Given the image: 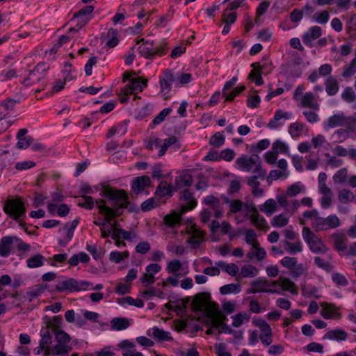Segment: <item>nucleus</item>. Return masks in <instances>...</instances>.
Here are the masks:
<instances>
[{
  "instance_id": "f257e3e1",
  "label": "nucleus",
  "mask_w": 356,
  "mask_h": 356,
  "mask_svg": "<svg viewBox=\"0 0 356 356\" xmlns=\"http://www.w3.org/2000/svg\"><path fill=\"white\" fill-rule=\"evenodd\" d=\"M106 199L95 200L96 207L99 213L104 216L103 222H100V229L106 227V222L122 214V209L127 208L129 204L127 193L122 189H115L111 186H106L100 193Z\"/></svg>"
},
{
  "instance_id": "f03ea898",
  "label": "nucleus",
  "mask_w": 356,
  "mask_h": 356,
  "mask_svg": "<svg viewBox=\"0 0 356 356\" xmlns=\"http://www.w3.org/2000/svg\"><path fill=\"white\" fill-rule=\"evenodd\" d=\"M191 306L195 312L204 310L206 316L210 319V325L216 329H220L227 320L226 316L218 309V304L211 301L210 293L207 292L196 294Z\"/></svg>"
},
{
  "instance_id": "7ed1b4c3",
  "label": "nucleus",
  "mask_w": 356,
  "mask_h": 356,
  "mask_svg": "<svg viewBox=\"0 0 356 356\" xmlns=\"http://www.w3.org/2000/svg\"><path fill=\"white\" fill-rule=\"evenodd\" d=\"M235 164L242 171L252 172L254 174L260 173V176L266 175V170L262 168L259 156L257 154L242 155L236 159Z\"/></svg>"
},
{
  "instance_id": "20e7f679",
  "label": "nucleus",
  "mask_w": 356,
  "mask_h": 356,
  "mask_svg": "<svg viewBox=\"0 0 356 356\" xmlns=\"http://www.w3.org/2000/svg\"><path fill=\"white\" fill-rule=\"evenodd\" d=\"M175 145L176 149H179L181 145L177 136H170L163 140L156 136H151L146 143L145 147L149 151H153L154 149H158V156H163L167 149Z\"/></svg>"
},
{
  "instance_id": "39448f33",
  "label": "nucleus",
  "mask_w": 356,
  "mask_h": 356,
  "mask_svg": "<svg viewBox=\"0 0 356 356\" xmlns=\"http://www.w3.org/2000/svg\"><path fill=\"white\" fill-rule=\"evenodd\" d=\"M3 210L14 220H19L26 216V209L21 197L8 198L4 202Z\"/></svg>"
},
{
  "instance_id": "423d86ee",
  "label": "nucleus",
  "mask_w": 356,
  "mask_h": 356,
  "mask_svg": "<svg viewBox=\"0 0 356 356\" xmlns=\"http://www.w3.org/2000/svg\"><path fill=\"white\" fill-rule=\"evenodd\" d=\"M302 237L312 252L315 254H325L329 250L323 241L315 235L309 227H305L302 229Z\"/></svg>"
},
{
  "instance_id": "0eeeda50",
  "label": "nucleus",
  "mask_w": 356,
  "mask_h": 356,
  "mask_svg": "<svg viewBox=\"0 0 356 356\" xmlns=\"http://www.w3.org/2000/svg\"><path fill=\"white\" fill-rule=\"evenodd\" d=\"M91 286L92 284L88 281L79 282L74 278L67 277L58 282L56 286V290L60 293L64 291L72 293L87 290Z\"/></svg>"
},
{
  "instance_id": "6e6552de",
  "label": "nucleus",
  "mask_w": 356,
  "mask_h": 356,
  "mask_svg": "<svg viewBox=\"0 0 356 356\" xmlns=\"http://www.w3.org/2000/svg\"><path fill=\"white\" fill-rule=\"evenodd\" d=\"M49 68V65L44 62L38 63L24 79L22 83L26 86H31L42 81Z\"/></svg>"
},
{
  "instance_id": "1a4fd4ad",
  "label": "nucleus",
  "mask_w": 356,
  "mask_h": 356,
  "mask_svg": "<svg viewBox=\"0 0 356 356\" xmlns=\"http://www.w3.org/2000/svg\"><path fill=\"white\" fill-rule=\"evenodd\" d=\"M245 216L250 218L252 223L259 230L266 232L269 226L266 219L261 216L254 206L245 205Z\"/></svg>"
},
{
  "instance_id": "9d476101",
  "label": "nucleus",
  "mask_w": 356,
  "mask_h": 356,
  "mask_svg": "<svg viewBox=\"0 0 356 356\" xmlns=\"http://www.w3.org/2000/svg\"><path fill=\"white\" fill-rule=\"evenodd\" d=\"M160 92L164 96L165 99L170 97V92L172 89V84L175 81V78L172 70L165 69L159 76Z\"/></svg>"
},
{
  "instance_id": "9b49d317",
  "label": "nucleus",
  "mask_w": 356,
  "mask_h": 356,
  "mask_svg": "<svg viewBox=\"0 0 356 356\" xmlns=\"http://www.w3.org/2000/svg\"><path fill=\"white\" fill-rule=\"evenodd\" d=\"M138 51L141 56L147 59H154L156 56H163L167 54V43L162 42L154 48L141 44L138 47Z\"/></svg>"
},
{
  "instance_id": "f8f14e48",
  "label": "nucleus",
  "mask_w": 356,
  "mask_h": 356,
  "mask_svg": "<svg viewBox=\"0 0 356 356\" xmlns=\"http://www.w3.org/2000/svg\"><path fill=\"white\" fill-rule=\"evenodd\" d=\"M341 221L336 214H332L326 218H323L319 216L317 218V222H316V230H327L331 229H335L339 227Z\"/></svg>"
},
{
  "instance_id": "ddd939ff",
  "label": "nucleus",
  "mask_w": 356,
  "mask_h": 356,
  "mask_svg": "<svg viewBox=\"0 0 356 356\" xmlns=\"http://www.w3.org/2000/svg\"><path fill=\"white\" fill-rule=\"evenodd\" d=\"M61 319L60 316H54L53 321H49V327L51 328V332L55 334L58 343L67 345L70 341V337L64 331L58 330V325L61 323Z\"/></svg>"
},
{
  "instance_id": "4468645a",
  "label": "nucleus",
  "mask_w": 356,
  "mask_h": 356,
  "mask_svg": "<svg viewBox=\"0 0 356 356\" xmlns=\"http://www.w3.org/2000/svg\"><path fill=\"white\" fill-rule=\"evenodd\" d=\"M271 282L266 280H256L251 283V287L248 293H257L260 292H266L270 293H280L277 289H273Z\"/></svg>"
},
{
  "instance_id": "2eb2a0df",
  "label": "nucleus",
  "mask_w": 356,
  "mask_h": 356,
  "mask_svg": "<svg viewBox=\"0 0 356 356\" xmlns=\"http://www.w3.org/2000/svg\"><path fill=\"white\" fill-rule=\"evenodd\" d=\"M273 289H277L281 293L282 291H289L292 294H297L298 290L293 282L286 277H280L278 280L271 282Z\"/></svg>"
},
{
  "instance_id": "dca6fc26",
  "label": "nucleus",
  "mask_w": 356,
  "mask_h": 356,
  "mask_svg": "<svg viewBox=\"0 0 356 356\" xmlns=\"http://www.w3.org/2000/svg\"><path fill=\"white\" fill-rule=\"evenodd\" d=\"M179 199L184 202L181 206V213H186L194 209L197 204V202L194 197L193 193L188 189H185L180 193Z\"/></svg>"
},
{
  "instance_id": "f3484780",
  "label": "nucleus",
  "mask_w": 356,
  "mask_h": 356,
  "mask_svg": "<svg viewBox=\"0 0 356 356\" xmlns=\"http://www.w3.org/2000/svg\"><path fill=\"white\" fill-rule=\"evenodd\" d=\"M147 86V80L138 76L130 80L129 83L124 88V92L126 95L140 92Z\"/></svg>"
},
{
  "instance_id": "a211bd4d",
  "label": "nucleus",
  "mask_w": 356,
  "mask_h": 356,
  "mask_svg": "<svg viewBox=\"0 0 356 356\" xmlns=\"http://www.w3.org/2000/svg\"><path fill=\"white\" fill-rule=\"evenodd\" d=\"M292 114L289 112L278 109L275 111L273 118L268 122L267 127L270 129H275L284 124L285 121L291 119Z\"/></svg>"
},
{
  "instance_id": "6ab92c4d",
  "label": "nucleus",
  "mask_w": 356,
  "mask_h": 356,
  "mask_svg": "<svg viewBox=\"0 0 356 356\" xmlns=\"http://www.w3.org/2000/svg\"><path fill=\"white\" fill-rule=\"evenodd\" d=\"M202 203L213 211L215 218H219L222 216L223 208L218 197L213 195H207L204 198Z\"/></svg>"
},
{
  "instance_id": "aec40b11",
  "label": "nucleus",
  "mask_w": 356,
  "mask_h": 356,
  "mask_svg": "<svg viewBox=\"0 0 356 356\" xmlns=\"http://www.w3.org/2000/svg\"><path fill=\"white\" fill-rule=\"evenodd\" d=\"M187 233L191 235L188 238L187 242L193 248H197L204 241L205 233L203 231L197 229L195 225H191Z\"/></svg>"
},
{
  "instance_id": "412c9836",
  "label": "nucleus",
  "mask_w": 356,
  "mask_h": 356,
  "mask_svg": "<svg viewBox=\"0 0 356 356\" xmlns=\"http://www.w3.org/2000/svg\"><path fill=\"white\" fill-rule=\"evenodd\" d=\"M298 106L314 111H319L320 109L318 98L311 92H306L300 97Z\"/></svg>"
},
{
  "instance_id": "4be33fe9",
  "label": "nucleus",
  "mask_w": 356,
  "mask_h": 356,
  "mask_svg": "<svg viewBox=\"0 0 356 356\" xmlns=\"http://www.w3.org/2000/svg\"><path fill=\"white\" fill-rule=\"evenodd\" d=\"M322 35V29L318 26H314L302 35L303 43L309 47H314L313 42Z\"/></svg>"
},
{
  "instance_id": "5701e85b",
  "label": "nucleus",
  "mask_w": 356,
  "mask_h": 356,
  "mask_svg": "<svg viewBox=\"0 0 356 356\" xmlns=\"http://www.w3.org/2000/svg\"><path fill=\"white\" fill-rule=\"evenodd\" d=\"M321 316L325 319H340L341 314L338 307L333 303L323 302L322 304Z\"/></svg>"
},
{
  "instance_id": "b1692460",
  "label": "nucleus",
  "mask_w": 356,
  "mask_h": 356,
  "mask_svg": "<svg viewBox=\"0 0 356 356\" xmlns=\"http://www.w3.org/2000/svg\"><path fill=\"white\" fill-rule=\"evenodd\" d=\"M15 241H18V238L12 236H6L0 240V256L3 257H8L13 251Z\"/></svg>"
},
{
  "instance_id": "393cba45",
  "label": "nucleus",
  "mask_w": 356,
  "mask_h": 356,
  "mask_svg": "<svg viewBox=\"0 0 356 356\" xmlns=\"http://www.w3.org/2000/svg\"><path fill=\"white\" fill-rule=\"evenodd\" d=\"M150 184L149 177L147 175L137 177L132 181L131 191L136 194L141 193L147 187L149 186Z\"/></svg>"
},
{
  "instance_id": "a878e982",
  "label": "nucleus",
  "mask_w": 356,
  "mask_h": 356,
  "mask_svg": "<svg viewBox=\"0 0 356 356\" xmlns=\"http://www.w3.org/2000/svg\"><path fill=\"white\" fill-rule=\"evenodd\" d=\"M255 174V175H253L247 179V184L252 188V194L254 197H259L263 195L264 191L259 187L261 184L258 181V179H264L266 176H260V173Z\"/></svg>"
},
{
  "instance_id": "bb28decb",
  "label": "nucleus",
  "mask_w": 356,
  "mask_h": 356,
  "mask_svg": "<svg viewBox=\"0 0 356 356\" xmlns=\"http://www.w3.org/2000/svg\"><path fill=\"white\" fill-rule=\"evenodd\" d=\"M151 330L152 334H150V330H149L147 334L158 341H172L173 340V338L170 332L165 331L156 326L153 327Z\"/></svg>"
},
{
  "instance_id": "cd10ccee",
  "label": "nucleus",
  "mask_w": 356,
  "mask_h": 356,
  "mask_svg": "<svg viewBox=\"0 0 356 356\" xmlns=\"http://www.w3.org/2000/svg\"><path fill=\"white\" fill-rule=\"evenodd\" d=\"M345 115L343 113H339L329 117L324 122L325 129H332L337 127H343Z\"/></svg>"
},
{
  "instance_id": "c85d7f7f",
  "label": "nucleus",
  "mask_w": 356,
  "mask_h": 356,
  "mask_svg": "<svg viewBox=\"0 0 356 356\" xmlns=\"http://www.w3.org/2000/svg\"><path fill=\"white\" fill-rule=\"evenodd\" d=\"M94 10L92 6H86L74 14V18L77 19L81 26H85L89 21L88 15Z\"/></svg>"
},
{
  "instance_id": "c756f323",
  "label": "nucleus",
  "mask_w": 356,
  "mask_h": 356,
  "mask_svg": "<svg viewBox=\"0 0 356 356\" xmlns=\"http://www.w3.org/2000/svg\"><path fill=\"white\" fill-rule=\"evenodd\" d=\"M347 337L348 334L346 331L341 328H337L326 332L323 336V339L340 341H345Z\"/></svg>"
},
{
  "instance_id": "7c9ffc66",
  "label": "nucleus",
  "mask_w": 356,
  "mask_h": 356,
  "mask_svg": "<svg viewBox=\"0 0 356 356\" xmlns=\"http://www.w3.org/2000/svg\"><path fill=\"white\" fill-rule=\"evenodd\" d=\"M183 213L172 211L163 218V222L165 225L175 227L180 225L181 220V215Z\"/></svg>"
},
{
  "instance_id": "2f4dec72",
  "label": "nucleus",
  "mask_w": 356,
  "mask_h": 356,
  "mask_svg": "<svg viewBox=\"0 0 356 356\" xmlns=\"http://www.w3.org/2000/svg\"><path fill=\"white\" fill-rule=\"evenodd\" d=\"M131 325L129 319L125 317H116L111 321V327L113 330H124Z\"/></svg>"
},
{
  "instance_id": "473e14b6",
  "label": "nucleus",
  "mask_w": 356,
  "mask_h": 356,
  "mask_svg": "<svg viewBox=\"0 0 356 356\" xmlns=\"http://www.w3.org/2000/svg\"><path fill=\"white\" fill-rule=\"evenodd\" d=\"M325 90L329 96L335 95L339 90V85L335 77L330 76L325 81Z\"/></svg>"
},
{
  "instance_id": "72a5a7b5",
  "label": "nucleus",
  "mask_w": 356,
  "mask_h": 356,
  "mask_svg": "<svg viewBox=\"0 0 356 356\" xmlns=\"http://www.w3.org/2000/svg\"><path fill=\"white\" fill-rule=\"evenodd\" d=\"M334 246L337 251H344L347 248V238L343 233H335L332 235Z\"/></svg>"
},
{
  "instance_id": "f704fd0d",
  "label": "nucleus",
  "mask_w": 356,
  "mask_h": 356,
  "mask_svg": "<svg viewBox=\"0 0 356 356\" xmlns=\"http://www.w3.org/2000/svg\"><path fill=\"white\" fill-rule=\"evenodd\" d=\"M173 195V191L170 184L165 181H161L156 187L155 191V195L156 197H163L165 195L172 197Z\"/></svg>"
},
{
  "instance_id": "c9c22d12",
  "label": "nucleus",
  "mask_w": 356,
  "mask_h": 356,
  "mask_svg": "<svg viewBox=\"0 0 356 356\" xmlns=\"http://www.w3.org/2000/svg\"><path fill=\"white\" fill-rule=\"evenodd\" d=\"M318 191L322 194L321 198V205L323 209L329 208L332 202V193L330 188L319 189Z\"/></svg>"
},
{
  "instance_id": "e433bc0d",
  "label": "nucleus",
  "mask_w": 356,
  "mask_h": 356,
  "mask_svg": "<svg viewBox=\"0 0 356 356\" xmlns=\"http://www.w3.org/2000/svg\"><path fill=\"white\" fill-rule=\"evenodd\" d=\"M266 257V252L265 250L260 247V245L252 247V250L248 252L247 257L249 259H252L254 257H256L257 261H262Z\"/></svg>"
},
{
  "instance_id": "4c0bfd02",
  "label": "nucleus",
  "mask_w": 356,
  "mask_h": 356,
  "mask_svg": "<svg viewBox=\"0 0 356 356\" xmlns=\"http://www.w3.org/2000/svg\"><path fill=\"white\" fill-rule=\"evenodd\" d=\"M106 44L109 48H113L119 43L118 31L117 29L111 28L108 30Z\"/></svg>"
},
{
  "instance_id": "58836bf2",
  "label": "nucleus",
  "mask_w": 356,
  "mask_h": 356,
  "mask_svg": "<svg viewBox=\"0 0 356 356\" xmlns=\"http://www.w3.org/2000/svg\"><path fill=\"white\" fill-rule=\"evenodd\" d=\"M304 128L305 124L302 122L291 123L289 127V133L292 138H298L302 135Z\"/></svg>"
},
{
  "instance_id": "ea45409f",
  "label": "nucleus",
  "mask_w": 356,
  "mask_h": 356,
  "mask_svg": "<svg viewBox=\"0 0 356 356\" xmlns=\"http://www.w3.org/2000/svg\"><path fill=\"white\" fill-rule=\"evenodd\" d=\"M277 210V206L273 199L267 200L260 207V211L266 213L268 216H270Z\"/></svg>"
},
{
  "instance_id": "a19ab883",
  "label": "nucleus",
  "mask_w": 356,
  "mask_h": 356,
  "mask_svg": "<svg viewBox=\"0 0 356 356\" xmlns=\"http://www.w3.org/2000/svg\"><path fill=\"white\" fill-rule=\"evenodd\" d=\"M216 265L223 271L226 272L227 274L232 276H235L239 270L237 265L233 263L226 264L225 261H220L216 263Z\"/></svg>"
},
{
  "instance_id": "79ce46f5",
  "label": "nucleus",
  "mask_w": 356,
  "mask_h": 356,
  "mask_svg": "<svg viewBox=\"0 0 356 356\" xmlns=\"http://www.w3.org/2000/svg\"><path fill=\"white\" fill-rule=\"evenodd\" d=\"M251 66L253 68L257 67L259 69V70L265 74L270 73L273 70L272 63L269 62L267 58H263L259 62L253 63Z\"/></svg>"
},
{
  "instance_id": "37998d69",
  "label": "nucleus",
  "mask_w": 356,
  "mask_h": 356,
  "mask_svg": "<svg viewBox=\"0 0 356 356\" xmlns=\"http://www.w3.org/2000/svg\"><path fill=\"white\" fill-rule=\"evenodd\" d=\"M176 188L179 189L181 187H189L193 184V177L188 174H184L176 177Z\"/></svg>"
},
{
  "instance_id": "c03bdc74",
  "label": "nucleus",
  "mask_w": 356,
  "mask_h": 356,
  "mask_svg": "<svg viewBox=\"0 0 356 356\" xmlns=\"http://www.w3.org/2000/svg\"><path fill=\"white\" fill-rule=\"evenodd\" d=\"M44 257L41 254H37L26 260V265L30 268L42 266L44 264Z\"/></svg>"
},
{
  "instance_id": "a18cd8bd",
  "label": "nucleus",
  "mask_w": 356,
  "mask_h": 356,
  "mask_svg": "<svg viewBox=\"0 0 356 356\" xmlns=\"http://www.w3.org/2000/svg\"><path fill=\"white\" fill-rule=\"evenodd\" d=\"M47 289V284H39L33 286L29 291L27 293L28 296L30 299L36 298L40 296L42 293Z\"/></svg>"
},
{
  "instance_id": "49530a36",
  "label": "nucleus",
  "mask_w": 356,
  "mask_h": 356,
  "mask_svg": "<svg viewBox=\"0 0 356 356\" xmlns=\"http://www.w3.org/2000/svg\"><path fill=\"white\" fill-rule=\"evenodd\" d=\"M241 291V286L238 284H228L220 288V293L227 295L230 293H238Z\"/></svg>"
},
{
  "instance_id": "de8ad7c7",
  "label": "nucleus",
  "mask_w": 356,
  "mask_h": 356,
  "mask_svg": "<svg viewBox=\"0 0 356 356\" xmlns=\"http://www.w3.org/2000/svg\"><path fill=\"white\" fill-rule=\"evenodd\" d=\"M129 257V251L126 250L124 252L113 251L109 254V259L112 262L119 264L122 260L127 259Z\"/></svg>"
},
{
  "instance_id": "09e8293b",
  "label": "nucleus",
  "mask_w": 356,
  "mask_h": 356,
  "mask_svg": "<svg viewBox=\"0 0 356 356\" xmlns=\"http://www.w3.org/2000/svg\"><path fill=\"white\" fill-rule=\"evenodd\" d=\"M314 262L316 266L327 273H330L333 270V266L329 262V261H327L322 257H315Z\"/></svg>"
},
{
  "instance_id": "8fccbe9b",
  "label": "nucleus",
  "mask_w": 356,
  "mask_h": 356,
  "mask_svg": "<svg viewBox=\"0 0 356 356\" xmlns=\"http://www.w3.org/2000/svg\"><path fill=\"white\" fill-rule=\"evenodd\" d=\"M284 249L290 254H295L300 252L302 250V245L300 241L295 243H291L289 241L284 242Z\"/></svg>"
},
{
  "instance_id": "3c124183",
  "label": "nucleus",
  "mask_w": 356,
  "mask_h": 356,
  "mask_svg": "<svg viewBox=\"0 0 356 356\" xmlns=\"http://www.w3.org/2000/svg\"><path fill=\"white\" fill-rule=\"evenodd\" d=\"M356 73V61L351 60L348 65H344L341 76L344 79H348L353 76Z\"/></svg>"
},
{
  "instance_id": "603ef678",
  "label": "nucleus",
  "mask_w": 356,
  "mask_h": 356,
  "mask_svg": "<svg viewBox=\"0 0 356 356\" xmlns=\"http://www.w3.org/2000/svg\"><path fill=\"white\" fill-rule=\"evenodd\" d=\"M289 222V217L284 214L275 216L271 220V225L274 227H283Z\"/></svg>"
},
{
  "instance_id": "864d4df0",
  "label": "nucleus",
  "mask_w": 356,
  "mask_h": 356,
  "mask_svg": "<svg viewBox=\"0 0 356 356\" xmlns=\"http://www.w3.org/2000/svg\"><path fill=\"white\" fill-rule=\"evenodd\" d=\"M272 149L277 154L279 153H284L289 155V146L285 143L280 139L276 140L272 145Z\"/></svg>"
},
{
  "instance_id": "5fc2aeb1",
  "label": "nucleus",
  "mask_w": 356,
  "mask_h": 356,
  "mask_svg": "<svg viewBox=\"0 0 356 356\" xmlns=\"http://www.w3.org/2000/svg\"><path fill=\"white\" fill-rule=\"evenodd\" d=\"M80 197L82 198V201L78 202L77 206L88 210H92L95 204L93 198L88 195H80Z\"/></svg>"
},
{
  "instance_id": "6e6d98bb",
  "label": "nucleus",
  "mask_w": 356,
  "mask_h": 356,
  "mask_svg": "<svg viewBox=\"0 0 356 356\" xmlns=\"http://www.w3.org/2000/svg\"><path fill=\"white\" fill-rule=\"evenodd\" d=\"M225 136L222 132H216L210 138L209 144L216 148L220 147L225 143Z\"/></svg>"
},
{
  "instance_id": "4d7b16f0",
  "label": "nucleus",
  "mask_w": 356,
  "mask_h": 356,
  "mask_svg": "<svg viewBox=\"0 0 356 356\" xmlns=\"http://www.w3.org/2000/svg\"><path fill=\"white\" fill-rule=\"evenodd\" d=\"M193 80V78L192 74L188 72L179 73L175 78V81H177L179 86H186L191 83Z\"/></svg>"
},
{
  "instance_id": "13d9d810",
  "label": "nucleus",
  "mask_w": 356,
  "mask_h": 356,
  "mask_svg": "<svg viewBox=\"0 0 356 356\" xmlns=\"http://www.w3.org/2000/svg\"><path fill=\"white\" fill-rule=\"evenodd\" d=\"M50 331H51V328L49 327V322L47 323V327L42 328L40 331L41 340L40 342L47 346H49L51 343Z\"/></svg>"
},
{
  "instance_id": "bf43d9fd",
  "label": "nucleus",
  "mask_w": 356,
  "mask_h": 356,
  "mask_svg": "<svg viewBox=\"0 0 356 356\" xmlns=\"http://www.w3.org/2000/svg\"><path fill=\"white\" fill-rule=\"evenodd\" d=\"M348 177V170L347 168H343L339 170L334 175H333V181L335 184H344L347 180Z\"/></svg>"
},
{
  "instance_id": "052dcab7",
  "label": "nucleus",
  "mask_w": 356,
  "mask_h": 356,
  "mask_svg": "<svg viewBox=\"0 0 356 356\" xmlns=\"http://www.w3.org/2000/svg\"><path fill=\"white\" fill-rule=\"evenodd\" d=\"M241 274L243 277H253L257 275L258 269L252 265L242 267Z\"/></svg>"
},
{
  "instance_id": "680f3d73",
  "label": "nucleus",
  "mask_w": 356,
  "mask_h": 356,
  "mask_svg": "<svg viewBox=\"0 0 356 356\" xmlns=\"http://www.w3.org/2000/svg\"><path fill=\"white\" fill-rule=\"evenodd\" d=\"M245 89V86H241L240 87L234 88L230 92L228 91L226 92V95H222L225 97L226 102H232L236 97L238 96L242 92H243Z\"/></svg>"
},
{
  "instance_id": "e2e57ef3",
  "label": "nucleus",
  "mask_w": 356,
  "mask_h": 356,
  "mask_svg": "<svg viewBox=\"0 0 356 356\" xmlns=\"http://www.w3.org/2000/svg\"><path fill=\"white\" fill-rule=\"evenodd\" d=\"M343 126L348 132H355L356 131V117L355 116H344Z\"/></svg>"
},
{
  "instance_id": "0e129e2a",
  "label": "nucleus",
  "mask_w": 356,
  "mask_h": 356,
  "mask_svg": "<svg viewBox=\"0 0 356 356\" xmlns=\"http://www.w3.org/2000/svg\"><path fill=\"white\" fill-rule=\"evenodd\" d=\"M172 112L171 108H165L163 109L152 120V124L153 126H156L163 122L166 116Z\"/></svg>"
},
{
  "instance_id": "69168bd1",
  "label": "nucleus",
  "mask_w": 356,
  "mask_h": 356,
  "mask_svg": "<svg viewBox=\"0 0 356 356\" xmlns=\"http://www.w3.org/2000/svg\"><path fill=\"white\" fill-rule=\"evenodd\" d=\"M261 74L263 72L259 69L253 68L249 74L248 78L253 80L257 86H261L264 83Z\"/></svg>"
},
{
  "instance_id": "338daca9",
  "label": "nucleus",
  "mask_w": 356,
  "mask_h": 356,
  "mask_svg": "<svg viewBox=\"0 0 356 356\" xmlns=\"http://www.w3.org/2000/svg\"><path fill=\"white\" fill-rule=\"evenodd\" d=\"M338 198L341 202L347 203L353 200L354 195L349 190L342 189L339 192Z\"/></svg>"
},
{
  "instance_id": "774afa93",
  "label": "nucleus",
  "mask_w": 356,
  "mask_h": 356,
  "mask_svg": "<svg viewBox=\"0 0 356 356\" xmlns=\"http://www.w3.org/2000/svg\"><path fill=\"white\" fill-rule=\"evenodd\" d=\"M341 98L347 102H353L356 100V94L350 87H346L341 93Z\"/></svg>"
}]
</instances>
